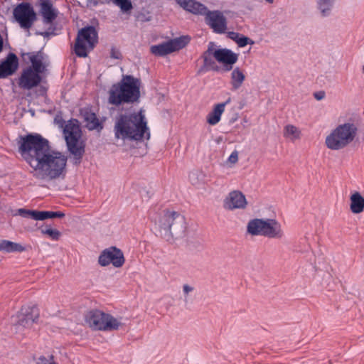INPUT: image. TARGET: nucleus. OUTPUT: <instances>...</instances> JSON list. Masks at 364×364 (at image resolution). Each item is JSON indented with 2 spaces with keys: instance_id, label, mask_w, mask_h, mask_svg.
<instances>
[{
  "instance_id": "obj_1",
  "label": "nucleus",
  "mask_w": 364,
  "mask_h": 364,
  "mask_svg": "<svg viewBox=\"0 0 364 364\" xmlns=\"http://www.w3.org/2000/svg\"><path fill=\"white\" fill-rule=\"evenodd\" d=\"M18 153L31 168L30 173L38 180L51 181L64 178L67 156L52 149L49 141L41 134L20 136Z\"/></svg>"
},
{
  "instance_id": "obj_2",
  "label": "nucleus",
  "mask_w": 364,
  "mask_h": 364,
  "mask_svg": "<svg viewBox=\"0 0 364 364\" xmlns=\"http://www.w3.org/2000/svg\"><path fill=\"white\" fill-rule=\"evenodd\" d=\"M113 132L115 140L124 143L150 138L147 122L141 111L118 114L114 118Z\"/></svg>"
},
{
  "instance_id": "obj_3",
  "label": "nucleus",
  "mask_w": 364,
  "mask_h": 364,
  "mask_svg": "<svg viewBox=\"0 0 364 364\" xmlns=\"http://www.w3.org/2000/svg\"><path fill=\"white\" fill-rule=\"evenodd\" d=\"M141 82L132 75H123L122 80L114 84L109 91L108 102L119 106L124 104H134L140 99Z\"/></svg>"
},
{
  "instance_id": "obj_4",
  "label": "nucleus",
  "mask_w": 364,
  "mask_h": 364,
  "mask_svg": "<svg viewBox=\"0 0 364 364\" xmlns=\"http://www.w3.org/2000/svg\"><path fill=\"white\" fill-rule=\"evenodd\" d=\"M154 221L159 226L161 236L166 241L170 242L186 236L185 218L176 211L164 210L159 220L155 219Z\"/></svg>"
},
{
  "instance_id": "obj_5",
  "label": "nucleus",
  "mask_w": 364,
  "mask_h": 364,
  "mask_svg": "<svg viewBox=\"0 0 364 364\" xmlns=\"http://www.w3.org/2000/svg\"><path fill=\"white\" fill-rule=\"evenodd\" d=\"M358 128L353 122L338 125L326 138V145L331 150H340L352 143L358 135Z\"/></svg>"
},
{
  "instance_id": "obj_6",
  "label": "nucleus",
  "mask_w": 364,
  "mask_h": 364,
  "mask_svg": "<svg viewBox=\"0 0 364 364\" xmlns=\"http://www.w3.org/2000/svg\"><path fill=\"white\" fill-rule=\"evenodd\" d=\"M63 134L68 149L73 155V164H80L85 153V146L80 141L81 130L77 120L68 121L63 129Z\"/></svg>"
},
{
  "instance_id": "obj_7",
  "label": "nucleus",
  "mask_w": 364,
  "mask_h": 364,
  "mask_svg": "<svg viewBox=\"0 0 364 364\" xmlns=\"http://www.w3.org/2000/svg\"><path fill=\"white\" fill-rule=\"evenodd\" d=\"M247 230L251 235H262L269 238L280 239L284 236L280 223L274 219L250 220Z\"/></svg>"
},
{
  "instance_id": "obj_8",
  "label": "nucleus",
  "mask_w": 364,
  "mask_h": 364,
  "mask_svg": "<svg viewBox=\"0 0 364 364\" xmlns=\"http://www.w3.org/2000/svg\"><path fill=\"white\" fill-rule=\"evenodd\" d=\"M85 321L93 330L104 331L117 330L122 325L118 319L98 309L89 311Z\"/></svg>"
},
{
  "instance_id": "obj_9",
  "label": "nucleus",
  "mask_w": 364,
  "mask_h": 364,
  "mask_svg": "<svg viewBox=\"0 0 364 364\" xmlns=\"http://www.w3.org/2000/svg\"><path fill=\"white\" fill-rule=\"evenodd\" d=\"M98 41L95 27L86 26L78 31L75 44V53L78 57L85 58L92 50Z\"/></svg>"
},
{
  "instance_id": "obj_10",
  "label": "nucleus",
  "mask_w": 364,
  "mask_h": 364,
  "mask_svg": "<svg viewBox=\"0 0 364 364\" xmlns=\"http://www.w3.org/2000/svg\"><path fill=\"white\" fill-rule=\"evenodd\" d=\"M188 36H181L151 47L152 54L157 56H164L167 54L179 50L189 42Z\"/></svg>"
},
{
  "instance_id": "obj_11",
  "label": "nucleus",
  "mask_w": 364,
  "mask_h": 364,
  "mask_svg": "<svg viewBox=\"0 0 364 364\" xmlns=\"http://www.w3.org/2000/svg\"><path fill=\"white\" fill-rule=\"evenodd\" d=\"M124 262L125 259L122 251L114 246L105 249L98 258V263L102 267L112 264L114 267L119 268L123 266Z\"/></svg>"
},
{
  "instance_id": "obj_12",
  "label": "nucleus",
  "mask_w": 364,
  "mask_h": 364,
  "mask_svg": "<svg viewBox=\"0 0 364 364\" xmlns=\"http://www.w3.org/2000/svg\"><path fill=\"white\" fill-rule=\"evenodd\" d=\"M14 16L20 26L28 30L35 21L36 16L29 4L21 3L14 9Z\"/></svg>"
},
{
  "instance_id": "obj_13",
  "label": "nucleus",
  "mask_w": 364,
  "mask_h": 364,
  "mask_svg": "<svg viewBox=\"0 0 364 364\" xmlns=\"http://www.w3.org/2000/svg\"><path fill=\"white\" fill-rule=\"evenodd\" d=\"M41 75L33 70V68H26L22 70L18 79V85L23 90H30L41 83Z\"/></svg>"
},
{
  "instance_id": "obj_14",
  "label": "nucleus",
  "mask_w": 364,
  "mask_h": 364,
  "mask_svg": "<svg viewBox=\"0 0 364 364\" xmlns=\"http://www.w3.org/2000/svg\"><path fill=\"white\" fill-rule=\"evenodd\" d=\"M208 25L216 33H223L227 29V21L223 13L220 11H208L204 13Z\"/></svg>"
},
{
  "instance_id": "obj_15",
  "label": "nucleus",
  "mask_w": 364,
  "mask_h": 364,
  "mask_svg": "<svg viewBox=\"0 0 364 364\" xmlns=\"http://www.w3.org/2000/svg\"><path fill=\"white\" fill-rule=\"evenodd\" d=\"M39 317V311L36 306H23L17 315L18 324L23 327H28L36 322Z\"/></svg>"
},
{
  "instance_id": "obj_16",
  "label": "nucleus",
  "mask_w": 364,
  "mask_h": 364,
  "mask_svg": "<svg viewBox=\"0 0 364 364\" xmlns=\"http://www.w3.org/2000/svg\"><path fill=\"white\" fill-rule=\"evenodd\" d=\"M247 202L245 196L240 191H232L228 193L223 202L226 210L245 209Z\"/></svg>"
},
{
  "instance_id": "obj_17",
  "label": "nucleus",
  "mask_w": 364,
  "mask_h": 364,
  "mask_svg": "<svg viewBox=\"0 0 364 364\" xmlns=\"http://www.w3.org/2000/svg\"><path fill=\"white\" fill-rule=\"evenodd\" d=\"M215 60L224 65V70L229 71L232 70L234 65L238 60V54L228 48H219L215 50L214 53Z\"/></svg>"
},
{
  "instance_id": "obj_18",
  "label": "nucleus",
  "mask_w": 364,
  "mask_h": 364,
  "mask_svg": "<svg viewBox=\"0 0 364 364\" xmlns=\"http://www.w3.org/2000/svg\"><path fill=\"white\" fill-rule=\"evenodd\" d=\"M18 68V59L16 54L9 53L0 63V79H4L16 73Z\"/></svg>"
},
{
  "instance_id": "obj_19",
  "label": "nucleus",
  "mask_w": 364,
  "mask_h": 364,
  "mask_svg": "<svg viewBox=\"0 0 364 364\" xmlns=\"http://www.w3.org/2000/svg\"><path fill=\"white\" fill-rule=\"evenodd\" d=\"M18 211L21 216L23 218H31L35 220H44L48 218H63L65 216V214L60 211H39L26 210L23 208H20Z\"/></svg>"
},
{
  "instance_id": "obj_20",
  "label": "nucleus",
  "mask_w": 364,
  "mask_h": 364,
  "mask_svg": "<svg viewBox=\"0 0 364 364\" xmlns=\"http://www.w3.org/2000/svg\"><path fill=\"white\" fill-rule=\"evenodd\" d=\"M26 55L31 63V65L28 68H33V70L41 74H43L46 70L45 54L42 51L28 52L22 55L23 57Z\"/></svg>"
},
{
  "instance_id": "obj_21",
  "label": "nucleus",
  "mask_w": 364,
  "mask_h": 364,
  "mask_svg": "<svg viewBox=\"0 0 364 364\" xmlns=\"http://www.w3.org/2000/svg\"><path fill=\"white\" fill-rule=\"evenodd\" d=\"M176 2L184 10L196 15L206 12L207 7L196 0H176Z\"/></svg>"
},
{
  "instance_id": "obj_22",
  "label": "nucleus",
  "mask_w": 364,
  "mask_h": 364,
  "mask_svg": "<svg viewBox=\"0 0 364 364\" xmlns=\"http://www.w3.org/2000/svg\"><path fill=\"white\" fill-rule=\"evenodd\" d=\"M41 13L43 17V21L46 23H50L53 22L58 15V12L53 8L50 0H41Z\"/></svg>"
},
{
  "instance_id": "obj_23",
  "label": "nucleus",
  "mask_w": 364,
  "mask_h": 364,
  "mask_svg": "<svg viewBox=\"0 0 364 364\" xmlns=\"http://www.w3.org/2000/svg\"><path fill=\"white\" fill-rule=\"evenodd\" d=\"M230 102V99H228L225 102L218 103L213 107V110L206 117V121L210 125H215L220 121L221 116L225 112V106Z\"/></svg>"
},
{
  "instance_id": "obj_24",
  "label": "nucleus",
  "mask_w": 364,
  "mask_h": 364,
  "mask_svg": "<svg viewBox=\"0 0 364 364\" xmlns=\"http://www.w3.org/2000/svg\"><path fill=\"white\" fill-rule=\"evenodd\" d=\"M336 0H316V9L321 17L326 18L331 15Z\"/></svg>"
},
{
  "instance_id": "obj_25",
  "label": "nucleus",
  "mask_w": 364,
  "mask_h": 364,
  "mask_svg": "<svg viewBox=\"0 0 364 364\" xmlns=\"http://www.w3.org/2000/svg\"><path fill=\"white\" fill-rule=\"evenodd\" d=\"M25 247L21 244L7 240H0V252L6 253L22 252Z\"/></svg>"
},
{
  "instance_id": "obj_26",
  "label": "nucleus",
  "mask_w": 364,
  "mask_h": 364,
  "mask_svg": "<svg viewBox=\"0 0 364 364\" xmlns=\"http://www.w3.org/2000/svg\"><path fill=\"white\" fill-rule=\"evenodd\" d=\"M230 79L232 90H237L242 86L245 81V75L241 68L236 67L231 73Z\"/></svg>"
},
{
  "instance_id": "obj_27",
  "label": "nucleus",
  "mask_w": 364,
  "mask_h": 364,
  "mask_svg": "<svg viewBox=\"0 0 364 364\" xmlns=\"http://www.w3.org/2000/svg\"><path fill=\"white\" fill-rule=\"evenodd\" d=\"M350 210L353 213L358 214L364 210V198L358 192H355L350 196Z\"/></svg>"
},
{
  "instance_id": "obj_28",
  "label": "nucleus",
  "mask_w": 364,
  "mask_h": 364,
  "mask_svg": "<svg viewBox=\"0 0 364 364\" xmlns=\"http://www.w3.org/2000/svg\"><path fill=\"white\" fill-rule=\"evenodd\" d=\"M301 131L294 125L288 124L284 127V136L294 141L300 138Z\"/></svg>"
},
{
  "instance_id": "obj_29",
  "label": "nucleus",
  "mask_w": 364,
  "mask_h": 364,
  "mask_svg": "<svg viewBox=\"0 0 364 364\" xmlns=\"http://www.w3.org/2000/svg\"><path fill=\"white\" fill-rule=\"evenodd\" d=\"M85 120L87 122V127L90 130L97 129L100 125L97 116L92 112H86L85 114Z\"/></svg>"
},
{
  "instance_id": "obj_30",
  "label": "nucleus",
  "mask_w": 364,
  "mask_h": 364,
  "mask_svg": "<svg viewBox=\"0 0 364 364\" xmlns=\"http://www.w3.org/2000/svg\"><path fill=\"white\" fill-rule=\"evenodd\" d=\"M41 233L48 235L49 237L54 241L58 240L60 236V232L59 230L56 229H52L50 228L42 229Z\"/></svg>"
},
{
  "instance_id": "obj_31",
  "label": "nucleus",
  "mask_w": 364,
  "mask_h": 364,
  "mask_svg": "<svg viewBox=\"0 0 364 364\" xmlns=\"http://www.w3.org/2000/svg\"><path fill=\"white\" fill-rule=\"evenodd\" d=\"M114 4L119 6L123 12L129 11L132 9L130 0H114Z\"/></svg>"
},
{
  "instance_id": "obj_32",
  "label": "nucleus",
  "mask_w": 364,
  "mask_h": 364,
  "mask_svg": "<svg viewBox=\"0 0 364 364\" xmlns=\"http://www.w3.org/2000/svg\"><path fill=\"white\" fill-rule=\"evenodd\" d=\"M240 48H243L248 44L253 45L255 42L250 38L241 35L236 43Z\"/></svg>"
},
{
  "instance_id": "obj_33",
  "label": "nucleus",
  "mask_w": 364,
  "mask_h": 364,
  "mask_svg": "<svg viewBox=\"0 0 364 364\" xmlns=\"http://www.w3.org/2000/svg\"><path fill=\"white\" fill-rule=\"evenodd\" d=\"M213 55L203 54L202 55V58L203 59L204 66L205 67H211L215 64V62L213 58Z\"/></svg>"
},
{
  "instance_id": "obj_34",
  "label": "nucleus",
  "mask_w": 364,
  "mask_h": 364,
  "mask_svg": "<svg viewBox=\"0 0 364 364\" xmlns=\"http://www.w3.org/2000/svg\"><path fill=\"white\" fill-rule=\"evenodd\" d=\"M194 288L187 284L183 285V293L184 295V302H188V296L189 293L193 291Z\"/></svg>"
},
{
  "instance_id": "obj_35",
  "label": "nucleus",
  "mask_w": 364,
  "mask_h": 364,
  "mask_svg": "<svg viewBox=\"0 0 364 364\" xmlns=\"http://www.w3.org/2000/svg\"><path fill=\"white\" fill-rule=\"evenodd\" d=\"M39 364H58L53 360V356L50 355L48 358L41 356L39 358Z\"/></svg>"
},
{
  "instance_id": "obj_36",
  "label": "nucleus",
  "mask_w": 364,
  "mask_h": 364,
  "mask_svg": "<svg viewBox=\"0 0 364 364\" xmlns=\"http://www.w3.org/2000/svg\"><path fill=\"white\" fill-rule=\"evenodd\" d=\"M215 45L213 42H210L208 46L207 50H205L203 54L213 55L214 57V53L215 52Z\"/></svg>"
},
{
  "instance_id": "obj_37",
  "label": "nucleus",
  "mask_w": 364,
  "mask_h": 364,
  "mask_svg": "<svg viewBox=\"0 0 364 364\" xmlns=\"http://www.w3.org/2000/svg\"><path fill=\"white\" fill-rule=\"evenodd\" d=\"M198 178V172H191L189 174V180H190L191 183L194 186H197L199 184Z\"/></svg>"
},
{
  "instance_id": "obj_38",
  "label": "nucleus",
  "mask_w": 364,
  "mask_h": 364,
  "mask_svg": "<svg viewBox=\"0 0 364 364\" xmlns=\"http://www.w3.org/2000/svg\"><path fill=\"white\" fill-rule=\"evenodd\" d=\"M241 35L242 34L235 31H230L228 33V37L235 43H237Z\"/></svg>"
},
{
  "instance_id": "obj_39",
  "label": "nucleus",
  "mask_w": 364,
  "mask_h": 364,
  "mask_svg": "<svg viewBox=\"0 0 364 364\" xmlns=\"http://www.w3.org/2000/svg\"><path fill=\"white\" fill-rule=\"evenodd\" d=\"M228 161L232 164H235L238 161V153L237 151H234L231 153L228 157Z\"/></svg>"
},
{
  "instance_id": "obj_40",
  "label": "nucleus",
  "mask_w": 364,
  "mask_h": 364,
  "mask_svg": "<svg viewBox=\"0 0 364 364\" xmlns=\"http://www.w3.org/2000/svg\"><path fill=\"white\" fill-rule=\"evenodd\" d=\"M110 55H111V58H112L114 59H120L121 56H122L119 50L114 48H112Z\"/></svg>"
},
{
  "instance_id": "obj_41",
  "label": "nucleus",
  "mask_w": 364,
  "mask_h": 364,
  "mask_svg": "<svg viewBox=\"0 0 364 364\" xmlns=\"http://www.w3.org/2000/svg\"><path fill=\"white\" fill-rule=\"evenodd\" d=\"M36 34L42 36L43 37H49L50 36H54L55 33H54V31H43V32H37Z\"/></svg>"
},
{
  "instance_id": "obj_42",
  "label": "nucleus",
  "mask_w": 364,
  "mask_h": 364,
  "mask_svg": "<svg viewBox=\"0 0 364 364\" xmlns=\"http://www.w3.org/2000/svg\"><path fill=\"white\" fill-rule=\"evenodd\" d=\"M324 96L325 93L323 92H316L314 94L315 98L318 100H322L324 97Z\"/></svg>"
},
{
  "instance_id": "obj_43",
  "label": "nucleus",
  "mask_w": 364,
  "mask_h": 364,
  "mask_svg": "<svg viewBox=\"0 0 364 364\" xmlns=\"http://www.w3.org/2000/svg\"><path fill=\"white\" fill-rule=\"evenodd\" d=\"M3 44H4L3 38H2L1 35L0 34V52H1V50L3 49Z\"/></svg>"
},
{
  "instance_id": "obj_44",
  "label": "nucleus",
  "mask_w": 364,
  "mask_h": 364,
  "mask_svg": "<svg viewBox=\"0 0 364 364\" xmlns=\"http://www.w3.org/2000/svg\"><path fill=\"white\" fill-rule=\"evenodd\" d=\"M105 1H106L107 3H112V4H114V0H105Z\"/></svg>"
}]
</instances>
